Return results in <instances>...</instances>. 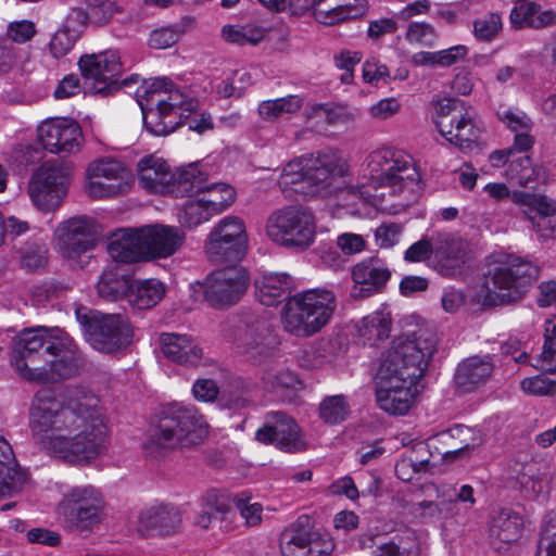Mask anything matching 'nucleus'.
Listing matches in <instances>:
<instances>
[{"instance_id": "f257e3e1", "label": "nucleus", "mask_w": 556, "mask_h": 556, "mask_svg": "<svg viewBox=\"0 0 556 556\" xmlns=\"http://www.w3.org/2000/svg\"><path fill=\"white\" fill-rule=\"evenodd\" d=\"M99 402L93 394L78 392L62 403L50 389H40L29 412L34 440L68 464H89L108 450V427Z\"/></svg>"}, {"instance_id": "f03ea898", "label": "nucleus", "mask_w": 556, "mask_h": 556, "mask_svg": "<svg viewBox=\"0 0 556 556\" xmlns=\"http://www.w3.org/2000/svg\"><path fill=\"white\" fill-rule=\"evenodd\" d=\"M433 330L418 328L393 341L377 371L376 401L390 415H404L420 392L421 379L437 349Z\"/></svg>"}, {"instance_id": "7ed1b4c3", "label": "nucleus", "mask_w": 556, "mask_h": 556, "mask_svg": "<svg viewBox=\"0 0 556 556\" xmlns=\"http://www.w3.org/2000/svg\"><path fill=\"white\" fill-rule=\"evenodd\" d=\"M345 173L346 164L340 152L324 149L286 164L279 185L298 194L314 198L328 194L333 181Z\"/></svg>"}, {"instance_id": "20e7f679", "label": "nucleus", "mask_w": 556, "mask_h": 556, "mask_svg": "<svg viewBox=\"0 0 556 556\" xmlns=\"http://www.w3.org/2000/svg\"><path fill=\"white\" fill-rule=\"evenodd\" d=\"M540 277V267L528 257L506 254L483 274L484 306L520 302Z\"/></svg>"}, {"instance_id": "39448f33", "label": "nucleus", "mask_w": 556, "mask_h": 556, "mask_svg": "<svg viewBox=\"0 0 556 556\" xmlns=\"http://www.w3.org/2000/svg\"><path fill=\"white\" fill-rule=\"evenodd\" d=\"M206 435L207 425L195 407L173 403L161 409L148 445L163 450L189 448L201 444Z\"/></svg>"}, {"instance_id": "423d86ee", "label": "nucleus", "mask_w": 556, "mask_h": 556, "mask_svg": "<svg viewBox=\"0 0 556 556\" xmlns=\"http://www.w3.org/2000/svg\"><path fill=\"white\" fill-rule=\"evenodd\" d=\"M336 307L331 290L316 288L296 293L283 306V328L296 337H311L329 323Z\"/></svg>"}, {"instance_id": "0eeeda50", "label": "nucleus", "mask_w": 556, "mask_h": 556, "mask_svg": "<svg viewBox=\"0 0 556 556\" xmlns=\"http://www.w3.org/2000/svg\"><path fill=\"white\" fill-rule=\"evenodd\" d=\"M60 332L58 327L38 326L25 328L12 338L10 364L22 379L30 382L49 380L46 361L54 348L53 337Z\"/></svg>"}, {"instance_id": "6e6552de", "label": "nucleus", "mask_w": 556, "mask_h": 556, "mask_svg": "<svg viewBox=\"0 0 556 556\" xmlns=\"http://www.w3.org/2000/svg\"><path fill=\"white\" fill-rule=\"evenodd\" d=\"M76 317L90 345L103 353L126 349L132 339V328L121 314H103L79 308Z\"/></svg>"}, {"instance_id": "1a4fd4ad", "label": "nucleus", "mask_w": 556, "mask_h": 556, "mask_svg": "<svg viewBox=\"0 0 556 556\" xmlns=\"http://www.w3.org/2000/svg\"><path fill=\"white\" fill-rule=\"evenodd\" d=\"M266 235L281 247L304 251L315 239L314 216L302 206L291 205L277 210L266 220Z\"/></svg>"}, {"instance_id": "9d476101", "label": "nucleus", "mask_w": 556, "mask_h": 556, "mask_svg": "<svg viewBox=\"0 0 556 556\" xmlns=\"http://www.w3.org/2000/svg\"><path fill=\"white\" fill-rule=\"evenodd\" d=\"M370 186L389 188L400 194L418 182L419 175L409 156L391 149L372 151L367 157Z\"/></svg>"}, {"instance_id": "9b49d317", "label": "nucleus", "mask_w": 556, "mask_h": 556, "mask_svg": "<svg viewBox=\"0 0 556 556\" xmlns=\"http://www.w3.org/2000/svg\"><path fill=\"white\" fill-rule=\"evenodd\" d=\"M197 108L193 99H188L179 89L169 87L164 97L156 99L155 108H148L140 100L146 129L155 136H166L175 131L182 123L185 112Z\"/></svg>"}, {"instance_id": "f8f14e48", "label": "nucleus", "mask_w": 556, "mask_h": 556, "mask_svg": "<svg viewBox=\"0 0 556 556\" xmlns=\"http://www.w3.org/2000/svg\"><path fill=\"white\" fill-rule=\"evenodd\" d=\"M80 75L90 92L108 97L119 90L123 73L121 56L115 50L86 53L78 60Z\"/></svg>"}, {"instance_id": "ddd939ff", "label": "nucleus", "mask_w": 556, "mask_h": 556, "mask_svg": "<svg viewBox=\"0 0 556 556\" xmlns=\"http://www.w3.org/2000/svg\"><path fill=\"white\" fill-rule=\"evenodd\" d=\"M249 275L243 267L227 266L214 270L203 282L193 286L194 293H202L212 306L223 308L236 304L245 293Z\"/></svg>"}, {"instance_id": "4468645a", "label": "nucleus", "mask_w": 556, "mask_h": 556, "mask_svg": "<svg viewBox=\"0 0 556 556\" xmlns=\"http://www.w3.org/2000/svg\"><path fill=\"white\" fill-rule=\"evenodd\" d=\"M247 243L243 220L237 216H227L211 230L204 249L212 263H236L243 257Z\"/></svg>"}, {"instance_id": "2eb2a0df", "label": "nucleus", "mask_w": 556, "mask_h": 556, "mask_svg": "<svg viewBox=\"0 0 556 556\" xmlns=\"http://www.w3.org/2000/svg\"><path fill=\"white\" fill-rule=\"evenodd\" d=\"M236 338V348L249 362L262 365L275 355V339L266 312L245 313Z\"/></svg>"}, {"instance_id": "dca6fc26", "label": "nucleus", "mask_w": 556, "mask_h": 556, "mask_svg": "<svg viewBox=\"0 0 556 556\" xmlns=\"http://www.w3.org/2000/svg\"><path fill=\"white\" fill-rule=\"evenodd\" d=\"M101 492L93 485L68 490L59 504V513L68 527L85 530L98 525L103 509Z\"/></svg>"}, {"instance_id": "f3484780", "label": "nucleus", "mask_w": 556, "mask_h": 556, "mask_svg": "<svg viewBox=\"0 0 556 556\" xmlns=\"http://www.w3.org/2000/svg\"><path fill=\"white\" fill-rule=\"evenodd\" d=\"M279 546L282 556H330L334 542L313 530L311 518L302 515L281 532Z\"/></svg>"}, {"instance_id": "a211bd4d", "label": "nucleus", "mask_w": 556, "mask_h": 556, "mask_svg": "<svg viewBox=\"0 0 556 556\" xmlns=\"http://www.w3.org/2000/svg\"><path fill=\"white\" fill-rule=\"evenodd\" d=\"M85 191L97 200L126 193L130 188L131 174L123 163L102 157L89 164L86 172Z\"/></svg>"}, {"instance_id": "6ab92c4d", "label": "nucleus", "mask_w": 556, "mask_h": 556, "mask_svg": "<svg viewBox=\"0 0 556 556\" xmlns=\"http://www.w3.org/2000/svg\"><path fill=\"white\" fill-rule=\"evenodd\" d=\"M98 226L93 218L76 216L58 226L54 236L60 254L75 260L92 250L98 241Z\"/></svg>"}, {"instance_id": "aec40b11", "label": "nucleus", "mask_w": 556, "mask_h": 556, "mask_svg": "<svg viewBox=\"0 0 556 556\" xmlns=\"http://www.w3.org/2000/svg\"><path fill=\"white\" fill-rule=\"evenodd\" d=\"M67 177L64 172L50 162L41 165L33 175L28 193L37 208L51 212L60 206L66 193Z\"/></svg>"}, {"instance_id": "412c9836", "label": "nucleus", "mask_w": 556, "mask_h": 556, "mask_svg": "<svg viewBox=\"0 0 556 556\" xmlns=\"http://www.w3.org/2000/svg\"><path fill=\"white\" fill-rule=\"evenodd\" d=\"M268 424L260 428L255 439L263 444L275 446L287 453H296L306 448V443L296 421L283 412H270Z\"/></svg>"}, {"instance_id": "4be33fe9", "label": "nucleus", "mask_w": 556, "mask_h": 556, "mask_svg": "<svg viewBox=\"0 0 556 556\" xmlns=\"http://www.w3.org/2000/svg\"><path fill=\"white\" fill-rule=\"evenodd\" d=\"M81 130L73 119L51 118L38 127V139L51 153H72L79 149Z\"/></svg>"}, {"instance_id": "5701e85b", "label": "nucleus", "mask_w": 556, "mask_h": 556, "mask_svg": "<svg viewBox=\"0 0 556 556\" xmlns=\"http://www.w3.org/2000/svg\"><path fill=\"white\" fill-rule=\"evenodd\" d=\"M144 230L141 228H127L113 235L108 252L116 263H137L149 258L148 241H144Z\"/></svg>"}, {"instance_id": "b1692460", "label": "nucleus", "mask_w": 556, "mask_h": 556, "mask_svg": "<svg viewBox=\"0 0 556 556\" xmlns=\"http://www.w3.org/2000/svg\"><path fill=\"white\" fill-rule=\"evenodd\" d=\"M51 354L47 356L46 367L51 376L67 379L76 376L83 365V356L77 346L72 343L61 329L59 336L53 337Z\"/></svg>"}, {"instance_id": "393cba45", "label": "nucleus", "mask_w": 556, "mask_h": 556, "mask_svg": "<svg viewBox=\"0 0 556 556\" xmlns=\"http://www.w3.org/2000/svg\"><path fill=\"white\" fill-rule=\"evenodd\" d=\"M179 510L172 504H155L141 510L138 531L142 535L167 536L176 533L180 526Z\"/></svg>"}, {"instance_id": "a878e982", "label": "nucleus", "mask_w": 556, "mask_h": 556, "mask_svg": "<svg viewBox=\"0 0 556 556\" xmlns=\"http://www.w3.org/2000/svg\"><path fill=\"white\" fill-rule=\"evenodd\" d=\"M455 117L441 121L440 134L459 150H471L480 140L481 128L473 114L467 110Z\"/></svg>"}, {"instance_id": "bb28decb", "label": "nucleus", "mask_w": 556, "mask_h": 556, "mask_svg": "<svg viewBox=\"0 0 556 556\" xmlns=\"http://www.w3.org/2000/svg\"><path fill=\"white\" fill-rule=\"evenodd\" d=\"M159 345L170 362L185 366H198L203 359V350L187 334L162 332Z\"/></svg>"}, {"instance_id": "cd10ccee", "label": "nucleus", "mask_w": 556, "mask_h": 556, "mask_svg": "<svg viewBox=\"0 0 556 556\" xmlns=\"http://www.w3.org/2000/svg\"><path fill=\"white\" fill-rule=\"evenodd\" d=\"M390 277L391 270L378 257L366 258L352 270L353 281L359 286L358 295L362 298L382 291Z\"/></svg>"}, {"instance_id": "c85d7f7f", "label": "nucleus", "mask_w": 556, "mask_h": 556, "mask_svg": "<svg viewBox=\"0 0 556 556\" xmlns=\"http://www.w3.org/2000/svg\"><path fill=\"white\" fill-rule=\"evenodd\" d=\"M141 186L150 192L168 194L174 173L169 165L152 155L143 157L138 164Z\"/></svg>"}, {"instance_id": "c756f323", "label": "nucleus", "mask_w": 556, "mask_h": 556, "mask_svg": "<svg viewBox=\"0 0 556 556\" xmlns=\"http://www.w3.org/2000/svg\"><path fill=\"white\" fill-rule=\"evenodd\" d=\"M493 364L490 357L471 356L458 364L454 381L464 392H470L484 384L491 377Z\"/></svg>"}, {"instance_id": "7c9ffc66", "label": "nucleus", "mask_w": 556, "mask_h": 556, "mask_svg": "<svg viewBox=\"0 0 556 556\" xmlns=\"http://www.w3.org/2000/svg\"><path fill=\"white\" fill-rule=\"evenodd\" d=\"M255 295L266 306L286 299L293 290V278L286 273H264L255 279Z\"/></svg>"}, {"instance_id": "2f4dec72", "label": "nucleus", "mask_w": 556, "mask_h": 556, "mask_svg": "<svg viewBox=\"0 0 556 556\" xmlns=\"http://www.w3.org/2000/svg\"><path fill=\"white\" fill-rule=\"evenodd\" d=\"M144 241H148L149 258L167 257L174 254L182 244L185 235L176 227L163 225L143 226Z\"/></svg>"}, {"instance_id": "473e14b6", "label": "nucleus", "mask_w": 556, "mask_h": 556, "mask_svg": "<svg viewBox=\"0 0 556 556\" xmlns=\"http://www.w3.org/2000/svg\"><path fill=\"white\" fill-rule=\"evenodd\" d=\"M510 22L516 28L542 29L556 25V12L543 10L535 2L519 0L510 12Z\"/></svg>"}, {"instance_id": "72a5a7b5", "label": "nucleus", "mask_w": 556, "mask_h": 556, "mask_svg": "<svg viewBox=\"0 0 556 556\" xmlns=\"http://www.w3.org/2000/svg\"><path fill=\"white\" fill-rule=\"evenodd\" d=\"M523 527L522 517L511 508H497L491 514L489 535L493 545L496 542H516Z\"/></svg>"}, {"instance_id": "f704fd0d", "label": "nucleus", "mask_w": 556, "mask_h": 556, "mask_svg": "<svg viewBox=\"0 0 556 556\" xmlns=\"http://www.w3.org/2000/svg\"><path fill=\"white\" fill-rule=\"evenodd\" d=\"M391 324L390 313L383 311H377L365 316L359 324L356 325L358 343L377 346L380 342L389 338Z\"/></svg>"}, {"instance_id": "c9c22d12", "label": "nucleus", "mask_w": 556, "mask_h": 556, "mask_svg": "<svg viewBox=\"0 0 556 556\" xmlns=\"http://www.w3.org/2000/svg\"><path fill=\"white\" fill-rule=\"evenodd\" d=\"M207 175L198 164H189L187 167L174 173L168 194L175 198L200 195L206 187Z\"/></svg>"}, {"instance_id": "e433bc0d", "label": "nucleus", "mask_w": 556, "mask_h": 556, "mask_svg": "<svg viewBox=\"0 0 556 556\" xmlns=\"http://www.w3.org/2000/svg\"><path fill=\"white\" fill-rule=\"evenodd\" d=\"M364 12V0H319L316 16L324 24L355 18Z\"/></svg>"}, {"instance_id": "4c0bfd02", "label": "nucleus", "mask_w": 556, "mask_h": 556, "mask_svg": "<svg viewBox=\"0 0 556 556\" xmlns=\"http://www.w3.org/2000/svg\"><path fill=\"white\" fill-rule=\"evenodd\" d=\"M87 10L73 9L67 23L77 21L85 24L87 21L103 26L106 25L115 13L121 12V7L117 5V0H86Z\"/></svg>"}, {"instance_id": "58836bf2", "label": "nucleus", "mask_w": 556, "mask_h": 556, "mask_svg": "<svg viewBox=\"0 0 556 556\" xmlns=\"http://www.w3.org/2000/svg\"><path fill=\"white\" fill-rule=\"evenodd\" d=\"M164 294L165 287L160 280H136L131 282L127 301L135 308L149 309L155 306Z\"/></svg>"}, {"instance_id": "ea45409f", "label": "nucleus", "mask_w": 556, "mask_h": 556, "mask_svg": "<svg viewBox=\"0 0 556 556\" xmlns=\"http://www.w3.org/2000/svg\"><path fill=\"white\" fill-rule=\"evenodd\" d=\"M442 438L457 441L452 444V450L444 452L446 459H455L468 456L470 451L476 450L482 444L481 434L470 427L457 425L454 428L442 433Z\"/></svg>"}, {"instance_id": "a19ab883", "label": "nucleus", "mask_w": 556, "mask_h": 556, "mask_svg": "<svg viewBox=\"0 0 556 556\" xmlns=\"http://www.w3.org/2000/svg\"><path fill=\"white\" fill-rule=\"evenodd\" d=\"M23 480V475L16 469L11 445L0 435V496L10 495Z\"/></svg>"}, {"instance_id": "79ce46f5", "label": "nucleus", "mask_w": 556, "mask_h": 556, "mask_svg": "<svg viewBox=\"0 0 556 556\" xmlns=\"http://www.w3.org/2000/svg\"><path fill=\"white\" fill-rule=\"evenodd\" d=\"M469 243L462 238L446 240L443 254L439 261L440 271L444 276H454L468 260Z\"/></svg>"}, {"instance_id": "37998d69", "label": "nucleus", "mask_w": 556, "mask_h": 556, "mask_svg": "<svg viewBox=\"0 0 556 556\" xmlns=\"http://www.w3.org/2000/svg\"><path fill=\"white\" fill-rule=\"evenodd\" d=\"M513 201L523 207V214L529 220L556 214V201L544 194L519 191L513 194Z\"/></svg>"}, {"instance_id": "c03bdc74", "label": "nucleus", "mask_w": 556, "mask_h": 556, "mask_svg": "<svg viewBox=\"0 0 556 556\" xmlns=\"http://www.w3.org/2000/svg\"><path fill=\"white\" fill-rule=\"evenodd\" d=\"M194 17L184 16L175 24L156 28L150 34L149 46L153 49H167L177 43L194 26Z\"/></svg>"}, {"instance_id": "a18cd8bd", "label": "nucleus", "mask_w": 556, "mask_h": 556, "mask_svg": "<svg viewBox=\"0 0 556 556\" xmlns=\"http://www.w3.org/2000/svg\"><path fill=\"white\" fill-rule=\"evenodd\" d=\"M379 554L377 556H420L421 545L412 530H405L388 542L378 545Z\"/></svg>"}, {"instance_id": "49530a36", "label": "nucleus", "mask_w": 556, "mask_h": 556, "mask_svg": "<svg viewBox=\"0 0 556 556\" xmlns=\"http://www.w3.org/2000/svg\"><path fill=\"white\" fill-rule=\"evenodd\" d=\"M304 104L302 97L298 94H289L287 97L265 100L258 105V115L267 122H274L285 114L296 113Z\"/></svg>"}, {"instance_id": "de8ad7c7", "label": "nucleus", "mask_w": 556, "mask_h": 556, "mask_svg": "<svg viewBox=\"0 0 556 556\" xmlns=\"http://www.w3.org/2000/svg\"><path fill=\"white\" fill-rule=\"evenodd\" d=\"M131 281L116 270L108 269L101 275L97 289L101 298L109 301H116L122 298H128Z\"/></svg>"}, {"instance_id": "09e8293b", "label": "nucleus", "mask_w": 556, "mask_h": 556, "mask_svg": "<svg viewBox=\"0 0 556 556\" xmlns=\"http://www.w3.org/2000/svg\"><path fill=\"white\" fill-rule=\"evenodd\" d=\"M265 35L266 28L252 23L225 25L222 28V37L224 40L238 46H255L264 39Z\"/></svg>"}, {"instance_id": "8fccbe9b", "label": "nucleus", "mask_w": 556, "mask_h": 556, "mask_svg": "<svg viewBox=\"0 0 556 556\" xmlns=\"http://www.w3.org/2000/svg\"><path fill=\"white\" fill-rule=\"evenodd\" d=\"M20 265L27 271H35L45 268L49 261V250L42 240L25 242L17 251Z\"/></svg>"}, {"instance_id": "3c124183", "label": "nucleus", "mask_w": 556, "mask_h": 556, "mask_svg": "<svg viewBox=\"0 0 556 556\" xmlns=\"http://www.w3.org/2000/svg\"><path fill=\"white\" fill-rule=\"evenodd\" d=\"M305 122L313 128L333 126L345 122V114L341 109L328 104H312L305 109Z\"/></svg>"}, {"instance_id": "603ef678", "label": "nucleus", "mask_w": 556, "mask_h": 556, "mask_svg": "<svg viewBox=\"0 0 556 556\" xmlns=\"http://www.w3.org/2000/svg\"><path fill=\"white\" fill-rule=\"evenodd\" d=\"M200 195L215 215L222 213L235 201L236 192L233 188L227 184L208 185L206 182V187L201 191Z\"/></svg>"}, {"instance_id": "864d4df0", "label": "nucleus", "mask_w": 556, "mask_h": 556, "mask_svg": "<svg viewBox=\"0 0 556 556\" xmlns=\"http://www.w3.org/2000/svg\"><path fill=\"white\" fill-rule=\"evenodd\" d=\"M214 214L201 197L197 199L190 198L179 214V222L185 227L194 228L201 223L208 220Z\"/></svg>"}, {"instance_id": "5fc2aeb1", "label": "nucleus", "mask_w": 556, "mask_h": 556, "mask_svg": "<svg viewBox=\"0 0 556 556\" xmlns=\"http://www.w3.org/2000/svg\"><path fill=\"white\" fill-rule=\"evenodd\" d=\"M348 414L349 404L343 395L327 396L319 405L320 418L330 425L345 420Z\"/></svg>"}, {"instance_id": "6e6d98bb", "label": "nucleus", "mask_w": 556, "mask_h": 556, "mask_svg": "<svg viewBox=\"0 0 556 556\" xmlns=\"http://www.w3.org/2000/svg\"><path fill=\"white\" fill-rule=\"evenodd\" d=\"M169 87H173V83L167 78H155L150 83L144 80L136 91L138 104L140 105L141 100L148 108H155L156 99L164 97Z\"/></svg>"}, {"instance_id": "4d7b16f0", "label": "nucleus", "mask_w": 556, "mask_h": 556, "mask_svg": "<svg viewBox=\"0 0 556 556\" xmlns=\"http://www.w3.org/2000/svg\"><path fill=\"white\" fill-rule=\"evenodd\" d=\"M439 35L433 25L426 22H412L407 26L405 39L410 43L433 47Z\"/></svg>"}, {"instance_id": "13d9d810", "label": "nucleus", "mask_w": 556, "mask_h": 556, "mask_svg": "<svg viewBox=\"0 0 556 556\" xmlns=\"http://www.w3.org/2000/svg\"><path fill=\"white\" fill-rule=\"evenodd\" d=\"M79 38V31L71 29L70 25L60 28L50 41V51L55 59L66 55Z\"/></svg>"}, {"instance_id": "bf43d9fd", "label": "nucleus", "mask_w": 556, "mask_h": 556, "mask_svg": "<svg viewBox=\"0 0 556 556\" xmlns=\"http://www.w3.org/2000/svg\"><path fill=\"white\" fill-rule=\"evenodd\" d=\"M251 497L245 493L233 497V504L244 519L245 526L257 527L263 520V506L260 503H251Z\"/></svg>"}, {"instance_id": "052dcab7", "label": "nucleus", "mask_w": 556, "mask_h": 556, "mask_svg": "<svg viewBox=\"0 0 556 556\" xmlns=\"http://www.w3.org/2000/svg\"><path fill=\"white\" fill-rule=\"evenodd\" d=\"M502 29V18L497 13H490L473 23L475 36L482 41H492Z\"/></svg>"}, {"instance_id": "680f3d73", "label": "nucleus", "mask_w": 556, "mask_h": 556, "mask_svg": "<svg viewBox=\"0 0 556 556\" xmlns=\"http://www.w3.org/2000/svg\"><path fill=\"white\" fill-rule=\"evenodd\" d=\"M453 502H432L422 501L413 505V513L420 515V517L429 520L438 519L441 516L444 518L452 515Z\"/></svg>"}, {"instance_id": "e2e57ef3", "label": "nucleus", "mask_w": 556, "mask_h": 556, "mask_svg": "<svg viewBox=\"0 0 556 556\" xmlns=\"http://www.w3.org/2000/svg\"><path fill=\"white\" fill-rule=\"evenodd\" d=\"M429 463L428 458L419 459L417 456L408 455L396 462L395 473L399 479L410 481L414 473L426 471Z\"/></svg>"}, {"instance_id": "0e129e2a", "label": "nucleus", "mask_w": 556, "mask_h": 556, "mask_svg": "<svg viewBox=\"0 0 556 556\" xmlns=\"http://www.w3.org/2000/svg\"><path fill=\"white\" fill-rule=\"evenodd\" d=\"M520 388L523 392L531 395H553L556 393V381L544 378L542 376H535L525 378L520 382Z\"/></svg>"}, {"instance_id": "69168bd1", "label": "nucleus", "mask_w": 556, "mask_h": 556, "mask_svg": "<svg viewBox=\"0 0 556 556\" xmlns=\"http://www.w3.org/2000/svg\"><path fill=\"white\" fill-rule=\"evenodd\" d=\"M535 468L531 463H514L508 467V478L516 481V484L522 489L533 488V477Z\"/></svg>"}, {"instance_id": "338daca9", "label": "nucleus", "mask_w": 556, "mask_h": 556, "mask_svg": "<svg viewBox=\"0 0 556 556\" xmlns=\"http://www.w3.org/2000/svg\"><path fill=\"white\" fill-rule=\"evenodd\" d=\"M263 380L268 389L278 391L280 389H295L300 383L298 376L288 369H281L275 375L267 374Z\"/></svg>"}, {"instance_id": "774afa93", "label": "nucleus", "mask_w": 556, "mask_h": 556, "mask_svg": "<svg viewBox=\"0 0 556 556\" xmlns=\"http://www.w3.org/2000/svg\"><path fill=\"white\" fill-rule=\"evenodd\" d=\"M539 549L556 551V510L546 515L541 528Z\"/></svg>"}]
</instances>
